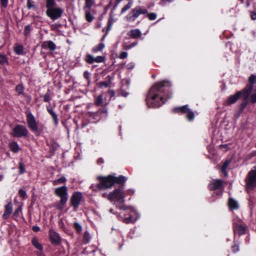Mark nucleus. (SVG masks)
Instances as JSON below:
<instances>
[{
    "label": "nucleus",
    "instance_id": "obj_1",
    "mask_svg": "<svg viewBox=\"0 0 256 256\" xmlns=\"http://www.w3.org/2000/svg\"><path fill=\"white\" fill-rule=\"evenodd\" d=\"M171 82L164 80L154 84L146 96V99L148 107L159 108L164 104L167 99L172 97Z\"/></svg>",
    "mask_w": 256,
    "mask_h": 256
},
{
    "label": "nucleus",
    "instance_id": "obj_2",
    "mask_svg": "<svg viewBox=\"0 0 256 256\" xmlns=\"http://www.w3.org/2000/svg\"><path fill=\"white\" fill-rule=\"evenodd\" d=\"M116 175V174L114 173L106 176H98L97 180L99 182L96 186L100 190H104L116 186L118 188H124L128 178L123 175H120L118 176Z\"/></svg>",
    "mask_w": 256,
    "mask_h": 256
},
{
    "label": "nucleus",
    "instance_id": "obj_3",
    "mask_svg": "<svg viewBox=\"0 0 256 256\" xmlns=\"http://www.w3.org/2000/svg\"><path fill=\"white\" fill-rule=\"evenodd\" d=\"M124 188H116L108 194L107 198L110 201L116 200L115 204L120 210H126L128 207L124 204Z\"/></svg>",
    "mask_w": 256,
    "mask_h": 256
},
{
    "label": "nucleus",
    "instance_id": "obj_4",
    "mask_svg": "<svg viewBox=\"0 0 256 256\" xmlns=\"http://www.w3.org/2000/svg\"><path fill=\"white\" fill-rule=\"evenodd\" d=\"M54 194L60 198V200L56 205L58 210H62L64 208L68 198V188L62 186L54 189Z\"/></svg>",
    "mask_w": 256,
    "mask_h": 256
},
{
    "label": "nucleus",
    "instance_id": "obj_5",
    "mask_svg": "<svg viewBox=\"0 0 256 256\" xmlns=\"http://www.w3.org/2000/svg\"><path fill=\"white\" fill-rule=\"evenodd\" d=\"M108 114V110L106 106L102 108H100L96 112H88L85 114V116L90 118L93 120L92 122H96L101 118H106Z\"/></svg>",
    "mask_w": 256,
    "mask_h": 256
},
{
    "label": "nucleus",
    "instance_id": "obj_6",
    "mask_svg": "<svg viewBox=\"0 0 256 256\" xmlns=\"http://www.w3.org/2000/svg\"><path fill=\"white\" fill-rule=\"evenodd\" d=\"M26 122L28 127L32 132H36L38 130L42 131V128H44L43 124H38L34 116L31 112L26 114Z\"/></svg>",
    "mask_w": 256,
    "mask_h": 256
},
{
    "label": "nucleus",
    "instance_id": "obj_7",
    "mask_svg": "<svg viewBox=\"0 0 256 256\" xmlns=\"http://www.w3.org/2000/svg\"><path fill=\"white\" fill-rule=\"evenodd\" d=\"M172 112L178 114H186V118L190 121H192L194 118L195 115L193 111L189 108L188 104L183 106H182L176 107L172 109Z\"/></svg>",
    "mask_w": 256,
    "mask_h": 256
},
{
    "label": "nucleus",
    "instance_id": "obj_8",
    "mask_svg": "<svg viewBox=\"0 0 256 256\" xmlns=\"http://www.w3.org/2000/svg\"><path fill=\"white\" fill-rule=\"evenodd\" d=\"M246 190H253L256 188V170H251L245 179Z\"/></svg>",
    "mask_w": 256,
    "mask_h": 256
},
{
    "label": "nucleus",
    "instance_id": "obj_9",
    "mask_svg": "<svg viewBox=\"0 0 256 256\" xmlns=\"http://www.w3.org/2000/svg\"><path fill=\"white\" fill-rule=\"evenodd\" d=\"M82 197V194L80 192H76L72 194L70 199V206L72 208L74 211L78 210Z\"/></svg>",
    "mask_w": 256,
    "mask_h": 256
},
{
    "label": "nucleus",
    "instance_id": "obj_10",
    "mask_svg": "<svg viewBox=\"0 0 256 256\" xmlns=\"http://www.w3.org/2000/svg\"><path fill=\"white\" fill-rule=\"evenodd\" d=\"M28 134L26 128L23 125L16 124L12 130V134L15 138H26Z\"/></svg>",
    "mask_w": 256,
    "mask_h": 256
},
{
    "label": "nucleus",
    "instance_id": "obj_11",
    "mask_svg": "<svg viewBox=\"0 0 256 256\" xmlns=\"http://www.w3.org/2000/svg\"><path fill=\"white\" fill-rule=\"evenodd\" d=\"M148 13V10L141 6H136L126 16L128 21H134L140 14Z\"/></svg>",
    "mask_w": 256,
    "mask_h": 256
},
{
    "label": "nucleus",
    "instance_id": "obj_12",
    "mask_svg": "<svg viewBox=\"0 0 256 256\" xmlns=\"http://www.w3.org/2000/svg\"><path fill=\"white\" fill-rule=\"evenodd\" d=\"M63 10L60 8L52 7L47 9L46 14L47 16L52 20H56L60 18L62 13Z\"/></svg>",
    "mask_w": 256,
    "mask_h": 256
},
{
    "label": "nucleus",
    "instance_id": "obj_13",
    "mask_svg": "<svg viewBox=\"0 0 256 256\" xmlns=\"http://www.w3.org/2000/svg\"><path fill=\"white\" fill-rule=\"evenodd\" d=\"M50 240L52 244L59 246L61 244L62 238L60 234L53 230H50L48 232Z\"/></svg>",
    "mask_w": 256,
    "mask_h": 256
},
{
    "label": "nucleus",
    "instance_id": "obj_14",
    "mask_svg": "<svg viewBox=\"0 0 256 256\" xmlns=\"http://www.w3.org/2000/svg\"><path fill=\"white\" fill-rule=\"evenodd\" d=\"M208 190L214 191L222 189L224 190L223 180L220 179H216L210 182L208 185Z\"/></svg>",
    "mask_w": 256,
    "mask_h": 256
},
{
    "label": "nucleus",
    "instance_id": "obj_15",
    "mask_svg": "<svg viewBox=\"0 0 256 256\" xmlns=\"http://www.w3.org/2000/svg\"><path fill=\"white\" fill-rule=\"evenodd\" d=\"M232 228L234 232L237 233L239 236L244 234L246 232V227L240 223L234 222Z\"/></svg>",
    "mask_w": 256,
    "mask_h": 256
},
{
    "label": "nucleus",
    "instance_id": "obj_16",
    "mask_svg": "<svg viewBox=\"0 0 256 256\" xmlns=\"http://www.w3.org/2000/svg\"><path fill=\"white\" fill-rule=\"evenodd\" d=\"M107 34L108 33H105L100 40V42L92 48L91 52L92 53L96 54L98 52L102 51L105 47V44L103 43V41H104Z\"/></svg>",
    "mask_w": 256,
    "mask_h": 256
},
{
    "label": "nucleus",
    "instance_id": "obj_17",
    "mask_svg": "<svg viewBox=\"0 0 256 256\" xmlns=\"http://www.w3.org/2000/svg\"><path fill=\"white\" fill-rule=\"evenodd\" d=\"M12 204L10 201L4 206V211L2 214V218L4 220L8 219L12 212Z\"/></svg>",
    "mask_w": 256,
    "mask_h": 256
},
{
    "label": "nucleus",
    "instance_id": "obj_18",
    "mask_svg": "<svg viewBox=\"0 0 256 256\" xmlns=\"http://www.w3.org/2000/svg\"><path fill=\"white\" fill-rule=\"evenodd\" d=\"M242 96V92L238 91L234 94L230 96L226 100V104L230 105L234 104Z\"/></svg>",
    "mask_w": 256,
    "mask_h": 256
},
{
    "label": "nucleus",
    "instance_id": "obj_19",
    "mask_svg": "<svg viewBox=\"0 0 256 256\" xmlns=\"http://www.w3.org/2000/svg\"><path fill=\"white\" fill-rule=\"evenodd\" d=\"M46 110L48 114L51 116L54 125L56 126H57L58 124V114H56V113L54 111L52 107H50V106H46Z\"/></svg>",
    "mask_w": 256,
    "mask_h": 256
},
{
    "label": "nucleus",
    "instance_id": "obj_20",
    "mask_svg": "<svg viewBox=\"0 0 256 256\" xmlns=\"http://www.w3.org/2000/svg\"><path fill=\"white\" fill-rule=\"evenodd\" d=\"M42 48L44 49H48L51 51H54L56 48V46L55 44L51 41H45L42 44Z\"/></svg>",
    "mask_w": 256,
    "mask_h": 256
},
{
    "label": "nucleus",
    "instance_id": "obj_21",
    "mask_svg": "<svg viewBox=\"0 0 256 256\" xmlns=\"http://www.w3.org/2000/svg\"><path fill=\"white\" fill-rule=\"evenodd\" d=\"M31 242L32 245L38 250H42L44 249L42 245L38 242V240L36 237H34Z\"/></svg>",
    "mask_w": 256,
    "mask_h": 256
},
{
    "label": "nucleus",
    "instance_id": "obj_22",
    "mask_svg": "<svg viewBox=\"0 0 256 256\" xmlns=\"http://www.w3.org/2000/svg\"><path fill=\"white\" fill-rule=\"evenodd\" d=\"M228 204L231 210H236L239 208L238 202L232 198H229Z\"/></svg>",
    "mask_w": 256,
    "mask_h": 256
},
{
    "label": "nucleus",
    "instance_id": "obj_23",
    "mask_svg": "<svg viewBox=\"0 0 256 256\" xmlns=\"http://www.w3.org/2000/svg\"><path fill=\"white\" fill-rule=\"evenodd\" d=\"M252 89V86H247V87L242 91V94H243L244 99H246L248 100V96L251 93Z\"/></svg>",
    "mask_w": 256,
    "mask_h": 256
},
{
    "label": "nucleus",
    "instance_id": "obj_24",
    "mask_svg": "<svg viewBox=\"0 0 256 256\" xmlns=\"http://www.w3.org/2000/svg\"><path fill=\"white\" fill-rule=\"evenodd\" d=\"M9 146L10 150L14 153L18 152L20 150L17 142L14 141L11 142Z\"/></svg>",
    "mask_w": 256,
    "mask_h": 256
},
{
    "label": "nucleus",
    "instance_id": "obj_25",
    "mask_svg": "<svg viewBox=\"0 0 256 256\" xmlns=\"http://www.w3.org/2000/svg\"><path fill=\"white\" fill-rule=\"evenodd\" d=\"M84 60L88 64H92L94 62V57L90 54H86Z\"/></svg>",
    "mask_w": 256,
    "mask_h": 256
},
{
    "label": "nucleus",
    "instance_id": "obj_26",
    "mask_svg": "<svg viewBox=\"0 0 256 256\" xmlns=\"http://www.w3.org/2000/svg\"><path fill=\"white\" fill-rule=\"evenodd\" d=\"M14 52L18 55L24 54V47L22 45H18L14 47Z\"/></svg>",
    "mask_w": 256,
    "mask_h": 256
},
{
    "label": "nucleus",
    "instance_id": "obj_27",
    "mask_svg": "<svg viewBox=\"0 0 256 256\" xmlns=\"http://www.w3.org/2000/svg\"><path fill=\"white\" fill-rule=\"evenodd\" d=\"M106 78L108 80V82L104 81V82H100L99 83V86L100 88H108L110 84L111 83V76H106Z\"/></svg>",
    "mask_w": 256,
    "mask_h": 256
},
{
    "label": "nucleus",
    "instance_id": "obj_28",
    "mask_svg": "<svg viewBox=\"0 0 256 256\" xmlns=\"http://www.w3.org/2000/svg\"><path fill=\"white\" fill-rule=\"evenodd\" d=\"M127 215H128V216L124 218L122 222L126 224L130 223H134L136 220H134L133 216L131 214H124V216H126Z\"/></svg>",
    "mask_w": 256,
    "mask_h": 256
},
{
    "label": "nucleus",
    "instance_id": "obj_29",
    "mask_svg": "<svg viewBox=\"0 0 256 256\" xmlns=\"http://www.w3.org/2000/svg\"><path fill=\"white\" fill-rule=\"evenodd\" d=\"M91 238V236L88 231H86L83 236V242L85 244H88Z\"/></svg>",
    "mask_w": 256,
    "mask_h": 256
},
{
    "label": "nucleus",
    "instance_id": "obj_30",
    "mask_svg": "<svg viewBox=\"0 0 256 256\" xmlns=\"http://www.w3.org/2000/svg\"><path fill=\"white\" fill-rule=\"evenodd\" d=\"M24 90V86L22 84H18L16 86V91L18 93V95L23 94Z\"/></svg>",
    "mask_w": 256,
    "mask_h": 256
},
{
    "label": "nucleus",
    "instance_id": "obj_31",
    "mask_svg": "<svg viewBox=\"0 0 256 256\" xmlns=\"http://www.w3.org/2000/svg\"><path fill=\"white\" fill-rule=\"evenodd\" d=\"M26 172L25 165L22 161L18 162V174H22Z\"/></svg>",
    "mask_w": 256,
    "mask_h": 256
},
{
    "label": "nucleus",
    "instance_id": "obj_32",
    "mask_svg": "<svg viewBox=\"0 0 256 256\" xmlns=\"http://www.w3.org/2000/svg\"><path fill=\"white\" fill-rule=\"evenodd\" d=\"M103 102V96L102 94L99 95L94 100V104L96 106H99L102 104Z\"/></svg>",
    "mask_w": 256,
    "mask_h": 256
},
{
    "label": "nucleus",
    "instance_id": "obj_33",
    "mask_svg": "<svg viewBox=\"0 0 256 256\" xmlns=\"http://www.w3.org/2000/svg\"><path fill=\"white\" fill-rule=\"evenodd\" d=\"M248 104V100L246 99L242 100V102L240 104L239 106V110H240V112H243L244 110L245 109L246 106Z\"/></svg>",
    "mask_w": 256,
    "mask_h": 256
},
{
    "label": "nucleus",
    "instance_id": "obj_34",
    "mask_svg": "<svg viewBox=\"0 0 256 256\" xmlns=\"http://www.w3.org/2000/svg\"><path fill=\"white\" fill-rule=\"evenodd\" d=\"M66 181V179L65 177L62 176L53 182V185L56 186L58 184L64 183Z\"/></svg>",
    "mask_w": 256,
    "mask_h": 256
},
{
    "label": "nucleus",
    "instance_id": "obj_35",
    "mask_svg": "<svg viewBox=\"0 0 256 256\" xmlns=\"http://www.w3.org/2000/svg\"><path fill=\"white\" fill-rule=\"evenodd\" d=\"M94 0H85V9L90 10L92 6L94 4Z\"/></svg>",
    "mask_w": 256,
    "mask_h": 256
},
{
    "label": "nucleus",
    "instance_id": "obj_36",
    "mask_svg": "<svg viewBox=\"0 0 256 256\" xmlns=\"http://www.w3.org/2000/svg\"><path fill=\"white\" fill-rule=\"evenodd\" d=\"M114 96V90H109L106 92L105 98L106 99V98H109L108 101H110L112 99V98Z\"/></svg>",
    "mask_w": 256,
    "mask_h": 256
},
{
    "label": "nucleus",
    "instance_id": "obj_37",
    "mask_svg": "<svg viewBox=\"0 0 256 256\" xmlns=\"http://www.w3.org/2000/svg\"><path fill=\"white\" fill-rule=\"evenodd\" d=\"M46 7L47 9H49L51 8L54 7L56 5V2L54 0H46Z\"/></svg>",
    "mask_w": 256,
    "mask_h": 256
},
{
    "label": "nucleus",
    "instance_id": "obj_38",
    "mask_svg": "<svg viewBox=\"0 0 256 256\" xmlns=\"http://www.w3.org/2000/svg\"><path fill=\"white\" fill-rule=\"evenodd\" d=\"M74 228L78 234H80L82 230V226L79 223L77 222L74 223Z\"/></svg>",
    "mask_w": 256,
    "mask_h": 256
},
{
    "label": "nucleus",
    "instance_id": "obj_39",
    "mask_svg": "<svg viewBox=\"0 0 256 256\" xmlns=\"http://www.w3.org/2000/svg\"><path fill=\"white\" fill-rule=\"evenodd\" d=\"M106 58L105 56H97L94 57V62L100 63L104 62L106 60Z\"/></svg>",
    "mask_w": 256,
    "mask_h": 256
},
{
    "label": "nucleus",
    "instance_id": "obj_40",
    "mask_svg": "<svg viewBox=\"0 0 256 256\" xmlns=\"http://www.w3.org/2000/svg\"><path fill=\"white\" fill-rule=\"evenodd\" d=\"M248 81L250 82V84L248 86H253L254 84H256V76L252 74L248 78Z\"/></svg>",
    "mask_w": 256,
    "mask_h": 256
},
{
    "label": "nucleus",
    "instance_id": "obj_41",
    "mask_svg": "<svg viewBox=\"0 0 256 256\" xmlns=\"http://www.w3.org/2000/svg\"><path fill=\"white\" fill-rule=\"evenodd\" d=\"M132 1H130V2H129L127 4H126V6H124L122 9L121 10V12L122 14L125 12L127 10H128V9H130L132 6Z\"/></svg>",
    "mask_w": 256,
    "mask_h": 256
},
{
    "label": "nucleus",
    "instance_id": "obj_42",
    "mask_svg": "<svg viewBox=\"0 0 256 256\" xmlns=\"http://www.w3.org/2000/svg\"><path fill=\"white\" fill-rule=\"evenodd\" d=\"M231 162L230 160H226L222 164V168H221V170H223L224 171V170H226V168L230 165V164Z\"/></svg>",
    "mask_w": 256,
    "mask_h": 256
},
{
    "label": "nucleus",
    "instance_id": "obj_43",
    "mask_svg": "<svg viewBox=\"0 0 256 256\" xmlns=\"http://www.w3.org/2000/svg\"><path fill=\"white\" fill-rule=\"evenodd\" d=\"M86 19L88 22H90L92 20L94 17L90 14V10H88V9H86Z\"/></svg>",
    "mask_w": 256,
    "mask_h": 256
},
{
    "label": "nucleus",
    "instance_id": "obj_44",
    "mask_svg": "<svg viewBox=\"0 0 256 256\" xmlns=\"http://www.w3.org/2000/svg\"><path fill=\"white\" fill-rule=\"evenodd\" d=\"M232 250L234 253L239 251V246L236 242H234V244L232 246Z\"/></svg>",
    "mask_w": 256,
    "mask_h": 256
},
{
    "label": "nucleus",
    "instance_id": "obj_45",
    "mask_svg": "<svg viewBox=\"0 0 256 256\" xmlns=\"http://www.w3.org/2000/svg\"><path fill=\"white\" fill-rule=\"evenodd\" d=\"M86 118V117L85 116V118L82 120V126H81L82 128H84L90 122V120H87Z\"/></svg>",
    "mask_w": 256,
    "mask_h": 256
},
{
    "label": "nucleus",
    "instance_id": "obj_46",
    "mask_svg": "<svg viewBox=\"0 0 256 256\" xmlns=\"http://www.w3.org/2000/svg\"><path fill=\"white\" fill-rule=\"evenodd\" d=\"M148 18L150 20H156L157 18V15L156 14L152 12L150 13L147 15Z\"/></svg>",
    "mask_w": 256,
    "mask_h": 256
},
{
    "label": "nucleus",
    "instance_id": "obj_47",
    "mask_svg": "<svg viewBox=\"0 0 256 256\" xmlns=\"http://www.w3.org/2000/svg\"><path fill=\"white\" fill-rule=\"evenodd\" d=\"M142 33H130L129 35L130 38H138L141 36Z\"/></svg>",
    "mask_w": 256,
    "mask_h": 256
},
{
    "label": "nucleus",
    "instance_id": "obj_48",
    "mask_svg": "<svg viewBox=\"0 0 256 256\" xmlns=\"http://www.w3.org/2000/svg\"><path fill=\"white\" fill-rule=\"evenodd\" d=\"M233 36L232 33H222V34L220 36L222 38H226V39L230 38L231 36Z\"/></svg>",
    "mask_w": 256,
    "mask_h": 256
},
{
    "label": "nucleus",
    "instance_id": "obj_49",
    "mask_svg": "<svg viewBox=\"0 0 256 256\" xmlns=\"http://www.w3.org/2000/svg\"><path fill=\"white\" fill-rule=\"evenodd\" d=\"M8 62L6 57L4 55H0V64H4Z\"/></svg>",
    "mask_w": 256,
    "mask_h": 256
},
{
    "label": "nucleus",
    "instance_id": "obj_50",
    "mask_svg": "<svg viewBox=\"0 0 256 256\" xmlns=\"http://www.w3.org/2000/svg\"><path fill=\"white\" fill-rule=\"evenodd\" d=\"M49 90H48V92L44 96V102H49L50 100V94H48Z\"/></svg>",
    "mask_w": 256,
    "mask_h": 256
},
{
    "label": "nucleus",
    "instance_id": "obj_51",
    "mask_svg": "<svg viewBox=\"0 0 256 256\" xmlns=\"http://www.w3.org/2000/svg\"><path fill=\"white\" fill-rule=\"evenodd\" d=\"M18 194L21 197L23 198H25L26 197V191L22 189H20L18 190Z\"/></svg>",
    "mask_w": 256,
    "mask_h": 256
},
{
    "label": "nucleus",
    "instance_id": "obj_52",
    "mask_svg": "<svg viewBox=\"0 0 256 256\" xmlns=\"http://www.w3.org/2000/svg\"><path fill=\"white\" fill-rule=\"evenodd\" d=\"M250 102L252 103H256V93H254L250 96Z\"/></svg>",
    "mask_w": 256,
    "mask_h": 256
},
{
    "label": "nucleus",
    "instance_id": "obj_53",
    "mask_svg": "<svg viewBox=\"0 0 256 256\" xmlns=\"http://www.w3.org/2000/svg\"><path fill=\"white\" fill-rule=\"evenodd\" d=\"M127 56H128V53L126 52H120L119 58L120 59H124V58H126L127 57Z\"/></svg>",
    "mask_w": 256,
    "mask_h": 256
},
{
    "label": "nucleus",
    "instance_id": "obj_54",
    "mask_svg": "<svg viewBox=\"0 0 256 256\" xmlns=\"http://www.w3.org/2000/svg\"><path fill=\"white\" fill-rule=\"evenodd\" d=\"M125 196L126 195H130L132 196L134 194V191L132 189H129L126 191H124Z\"/></svg>",
    "mask_w": 256,
    "mask_h": 256
},
{
    "label": "nucleus",
    "instance_id": "obj_55",
    "mask_svg": "<svg viewBox=\"0 0 256 256\" xmlns=\"http://www.w3.org/2000/svg\"><path fill=\"white\" fill-rule=\"evenodd\" d=\"M128 92H126L123 90H121L120 93V94L124 97H126L128 95Z\"/></svg>",
    "mask_w": 256,
    "mask_h": 256
},
{
    "label": "nucleus",
    "instance_id": "obj_56",
    "mask_svg": "<svg viewBox=\"0 0 256 256\" xmlns=\"http://www.w3.org/2000/svg\"><path fill=\"white\" fill-rule=\"evenodd\" d=\"M36 256H46L44 252V249L42 250H38L36 252Z\"/></svg>",
    "mask_w": 256,
    "mask_h": 256
},
{
    "label": "nucleus",
    "instance_id": "obj_57",
    "mask_svg": "<svg viewBox=\"0 0 256 256\" xmlns=\"http://www.w3.org/2000/svg\"><path fill=\"white\" fill-rule=\"evenodd\" d=\"M90 72H88V71H85L84 72V74H83V76L86 79V80H89L90 78Z\"/></svg>",
    "mask_w": 256,
    "mask_h": 256
},
{
    "label": "nucleus",
    "instance_id": "obj_58",
    "mask_svg": "<svg viewBox=\"0 0 256 256\" xmlns=\"http://www.w3.org/2000/svg\"><path fill=\"white\" fill-rule=\"evenodd\" d=\"M34 6L32 4V0H27V7L28 8L30 9L32 8H33Z\"/></svg>",
    "mask_w": 256,
    "mask_h": 256
},
{
    "label": "nucleus",
    "instance_id": "obj_59",
    "mask_svg": "<svg viewBox=\"0 0 256 256\" xmlns=\"http://www.w3.org/2000/svg\"><path fill=\"white\" fill-rule=\"evenodd\" d=\"M32 230L34 232H38L40 230V228L37 226H32Z\"/></svg>",
    "mask_w": 256,
    "mask_h": 256
},
{
    "label": "nucleus",
    "instance_id": "obj_60",
    "mask_svg": "<svg viewBox=\"0 0 256 256\" xmlns=\"http://www.w3.org/2000/svg\"><path fill=\"white\" fill-rule=\"evenodd\" d=\"M2 6L6 8L8 4V0H0Z\"/></svg>",
    "mask_w": 256,
    "mask_h": 256
},
{
    "label": "nucleus",
    "instance_id": "obj_61",
    "mask_svg": "<svg viewBox=\"0 0 256 256\" xmlns=\"http://www.w3.org/2000/svg\"><path fill=\"white\" fill-rule=\"evenodd\" d=\"M250 18L252 20H256V13L250 12Z\"/></svg>",
    "mask_w": 256,
    "mask_h": 256
},
{
    "label": "nucleus",
    "instance_id": "obj_62",
    "mask_svg": "<svg viewBox=\"0 0 256 256\" xmlns=\"http://www.w3.org/2000/svg\"><path fill=\"white\" fill-rule=\"evenodd\" d=\"M134 65L133 63H130V64H128L126 66L127 68L130 69V70L134 68Z\"/></svg>",
    "mask_w": 256,
    "mask_h": 256
},
{
    "label": "nucleus",
    "instance_id": "obj_63",
    "mask_svg": "<svg viewBox=\"0 0 256 256\" xmlns=\"http://www.w3.org/2000/svg\"><path fill=\"white\" fill-rule=\"evenodd\" d=\"M104 160L102 158H99L97 160V164H104Z\"/></svg>",
    "mask_w": 256,
    "mask_h": 256
},
{
    "label": "nucleus",
    "instance_id": "obj_64",
    "mask_svg": "<svg viewBox=\"0 0 256 256\" xmlns=\"http://www.w3.org/2000/svg\"><path fill=\"white\" fill-rule=\"evenodd\" d=\"M242 113V112H240V110H238L235 113L234 116L236 118H238Z\"/></svg>",
    "mask_w": 256,
    "mask_h": 256
}]
</instances>
